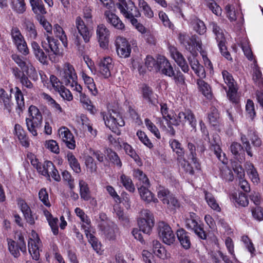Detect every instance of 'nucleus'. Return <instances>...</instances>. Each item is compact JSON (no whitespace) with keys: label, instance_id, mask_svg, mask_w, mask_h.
<instances>
[{"label":"nucleus","instance_id":"f257e3e1","mask_svg":"<svg viewBox=\"0 0 263 263\" xmlns=\"http://www.w3.org/2000/svg\"><path fill=\"white\" fill-rule=\"evenodd\" d=\"M57 74L67 86H70L74 90L81 91L82 86L77 82V75L73 66L69 63H65L62 68L57 67Z\"/></svg>","mask_w":263,"mask_h":263},{"label":"nucleus","instance_id":"f03ea898","mask_svg":"<svg viewBox=\"0 0 263 263\" xmlns=\"http://www.w3.org/2000/svg\"><path fill=\"white\" fill-rule=\"evenodd\" d=\"M29 118L26 119V124L28 130L34 137L38 135L37 129L40 128L42 124V115L40 110L34 105H31L28 109Z\"/></svg>","mask_w":263,"mask_h":263},{"label":"nucleus","instance_id":"7ed1b4c3","mask_svg":"<svg viewBox=\"0 0 263 263\" xmlns=\"http://www.w3.org/2000/svg\"><path fill=\"white\" fill-rule=\"evenodd\" d=\"M101 117L103 118L106 126L108 127L112 132L118 135L120 134L118 126L122 127L124 125L125 123L121 116L117 112L112 111V114L108 112H101Z\"/></svg>","mask_w":263,"mask_h":263},{"label":"nucleus","instance_id":"20e7f679","mask_svg":"<svg viewBox=\"0 0 263 263\" xmlns=\"http://www.w3.org/2000/svg\"><path fill=\"white\" fill-rule=\"evenodd\" d=\"M209 27L212 30L213 32L216 36V40L218 43V46L221 54L228 60H232L230 53L227 51L226 46V39L223 30L215 22H211Z\"/></svg>","mask_w":263,"mask_h":263},{"label":"nucleus","instance_id":"39448f33","mask_svg":"<svg viewBox=\"0 0 263 263\" xmlns=\"http://www.w3.org/2000/svg\"><path fill=\"white\" fill-rule=\"evenodd\" d=\"M138 223L140 230L144 233L149 234L154 226V217L151 212L147 209L142 210L140 213Z\"/></svg>","mask_w":263,"mask_h":263},{"label":"nucleus","instance_id":"423d86ee","mask_svg":"<svg viewBox=\"0 0 263 263\" xmlns=\"http://www.w3.org/2000/svg\"><path fill=\"white\" fill-rule=\"evenodd\" d=\"M10 35L13 43L17 50L24 55L28 54L29 52V49L19 28L17 27L13 26L11 29Z\"/></svg>","mask_w":263,"mask_h":263},{"label":"nucleus","instance_id":"0eeeda50","mask_svg":"<svg viewBox=\"0 0 263 263\" xmlns=\"http://www.w3.org/2000/svg\"><path fill=\"white\" fill-rule=\"evenodd\" d=\"M157 230L158 235L164 243L168 245L174 243L175 240V234L167 223L164 221L159 222Z\"/></svg>","mask_w":263,"mask_h":263},{"label":"nucleus","instance_id":"6e6552de","mask_svg":"<svg viewBox=\"0 0 263 263\" xmlns=\"http://www.w3.org/2000/svg\"><path fill=\"white\" fill-rule=\"evenodd\" d=\"M178 39L180 43L188 50L190 51L193 46L196 47L198 50L202 49L201 42L196 35L190 36L186 33H180Z\"/></svg>","mask_w":263,"mask_h":263},{"label":"nucleus","instance_id":"1a4fd4ad","mask_svg":"<svg viewBox=\"0 0 263 263\" xmlns=\"http://www.w3.org/2000/svg\"><path fill=\"white\" fill-rule=\"evenodd\" d=\"M31 236L32 237L29 239L28 242V250L32 258L35 260H38L40 258V248L42 246V242L38 235L35 232H32Z\"/></svg>","mask_w":263,"mask_h":263},{"label":"nucleus","instance_id":"9d476101","mask_svg":"<svg viewBox=\"0 0 263 263\" xmlns=\"http://www.w3.org/2000/svg\"><path fill=\"white\" fill-rule=\"evenodd\" d=\"M116 51L118 55L121 58H127L131 53V46L124 37L118 36L115 41Z\"/></svg>","mask_w":263,"mask_h":263},{"label":"nucleus","instance_id":"9b49d317","mask_svg":"<svg viewBox=\"0 0 263 263\" xmlns=\"http://www.w3.org/2000/svg\"><path fill=\"white\" fill-rule=\"evenodd\" d=\"M9 250L11 254L15 257L20 256V250L23 253L26 252V246L24 237L22 235H18L17 242L9 239L8 240Z\"/></svg>","mask_w":263,"mask_h":263},{"label":"nucleus","instance_id":"f8f14e48","mask_svg":"<svg viewBox=\"0 0 263 263\" xmlns=\"http://www.w3.org/2000/svg\"><path fill=\"white\" fill-rule=\"evenodd\" d=\"M46 41L42 42L43 48L48 52L49 57L51 60L52 55H60V51L57 44L58 41L53 36L48 35L46 36Z\"/></svg>","mask_w":263,"mask_h":263},{"label":"nucleus","instance_id":"ddd939ff","mask_svg":"<svg viewBox=\"0 0 263 263\" xmlns=\"http://www.w3.org/2000/svg\"><path fill=\"white\" fill-rule=\"evenodd\" d=\"M225 10L227 17L231 22H236L239 27L241 26L244 22L243 15L241 12L236 11L234 7L230 4L226 6Z\"/></svg>","mask_w":263,"mask_h":263},{"label":"nucleus","instance_id":"4468645a","mask_svg":"<svg viewBox=\"0 0 263 263\" xmlns=\"http://www.w3.org/2000/svg\"><path fill=\"white\" fill-rule=\"evenodd\" d=\"M98 66L101 75L105 79L109 78L111 76L110 70L113 68L112 59L107 57L101 59Z\"/></svg>","mask_w":263,"mask_h":263},{"label":"nucleus","instance_id":"2eb2a0df","mask_svg":"<svg viewBox=\"0 0 263 263\" xmlns=\"http://www.w3.org/2000/svg\"><path fill=\"white\" fill-rule=\"evenodd\" d=\"M186 227L194 232L199 238L201 239H205L206 234L205 233L202 226L198 223L197 219L186 218L185 220Z\"/></svg>","mask_w":263,"mask_h":263},{"label":"nucleus","instance_id":"dca6fc26","mask_svg":"<svg viewBox=\"0 0 263 263\" xmlns=\"http://www.w3.org/2000/svg\"><path fill=\"white\" fill-rule=\"evenodd\" d=\"M213 141L211 142L210 141L211 149L214 151V154L219 161L223 164H226L228 162V159L226 157L225 154L224 153L222 154L221 149L219 145L220 142L219 136L217 134L213 135Z\"/></svg>","mask_w":263,"mask_h":263},{"label":"nucleus","instance_id":"f3484780","mask_svg":"<svg viewBox=\"0 0 263 263\" xmlns=\"http://www.w3.org/2000/svg\"><path fill=\"white\" fill-rule=\"evenodd\" d=\"M60 138L65 143L66 146L71 149L76 147V142L74 137L70 130L65 127H63L59 130Z\"/></svg>","mask_w":263,"mask_h":263},{"label":"nucleus","instance_id":"a211bd4d","mask_svg":"<svg viewBox=\"0 0 263 263\" xmlns=\"http://www.w3.org/2000/svg\"><path fill=\"white\" fill-rule=\"evenodd\" d=\"M158 68L157 71L161 73L172 77L174 75V71L169 61L163 56H158Z\"/></svg>","mask_w":263,"mask_h":263},{"label":"nucleus","instance_id":"6ab92c4d","mask_svg":"<svg viewBox=\"0 0 263 263\" xmlns=\"http://www.w3.org/2000/svg\"><path fill=\"white\" fill-rule=\"evenodd\" d=\"M116 6L124 16L138 10L132 0H118Z\"/></svg>","mask_w":263,"mask_h":263},{"label":"nucleus","instance_id":"aec40b11","mask_svg":"<svg viewBox=\"0 0 263 263\" xmlns=\"http://www.w3.org/2000/svg\"><path fill=\"white\" fill-rule=\"evenodd\" d=\"M97 34L100 43V46L105 48L108 45L109 31L104 24L98 26Z\"/></svg>","mask_w":263,"mask_h":263},{"label":"nucleus","instance_id":"412c9836","mask_svg":"<svg viewBox=\"0 0 263 263\" xmlns=\"http://www.w3.org/2000/svg\"><path fill=\"white\" fill-rule=\"evenodd\" d=\"M76 26L79 33L82 36L84 42L86 43H88L89 41L91 34L80 16L76 17Z\"/></svg>","mask_w":263,"mask_h":263},{"label":"nucleus","instance_id":"4be33fe9","mask_svg":"<svg viewBox=\"0 0 263 263\" xmlns=\"http://www.w3.org/2000/svg\"><path fill=\"white\" fill-rule=\"evenodd\" d=\"M177 120L180 123H184L188 121L193 128H196L197 121L194 114L191 110L187 109L184 111L179 112L177 116Z\"/></svg>","mask_w":263,"mask_h":263},{"label":"nucleus","instance_id":"5701e85b","mask_svg":"<svg viewBox=\"0 0 263 263\" xmlns=\"http://www.w3.org/2000/svg\"><path fill=\"white\" fill-rule=\"evenodd\" d=\"M104 16L106 21L117 29L123 30L125 25L120 18L115 13L109 10L104 12Z\"/></svg>","mask_w":263,"mask_h":263},{"label":"nucleus","instance_id":"b1692460","mask_svg":"<svg viewBox=\"0 0 263 263\" xmlns=\"http://www.w3.org/2000/svg\"><path fill=\"white\" fill-rule=\"evenodd\" d=\"M189 61L192 69L199 79L205 78L206 73L204 68L202 65L200 64L199 61L195 58H189Z\"/></svg>","mask_w":263,"mask_h":263},{"label":"nucleus","instance_id":"393cba45","mask_svg":"<svg viewBox=\"0 0 263 263\" xmlns=\"http://www.w3.org/2000/svg\"><path fill=\"white\" fill-rule=\"evenodd\" d=\"M149 186L141 185L138 189L141 199L147 203H149L152 201L155 203L158 202V199L154 197V195L147 189Z\"/></svg>","mask_w":263,"mask_h":263},{"label":"nucleus","instance_id":"a878e982","mask_svg":"<svg viewBox=\"0 0 263 263\" xmlns=\"http://www.w3.org/2000/svg\"><path fill=\"white\" fill-rule=\"evenodd\" d=\"M14 130L15 135L17 137L21 144L26 147H29L30 141L23 128L20 124H16L15 125Z\"/></svg>","mask_w":263,"mask_h":263},{"label":"nucleus","instance_id":"bb28decb","mask_svg":"<svg viewBox=\"0 0 263 263\" xmlns=\"http://www.w3.org/2000/svg\"><path fill=\"white\" fill-rule=\"evenodd\" d=\"M153 252L159 258L162 259H166L170 257V254L167 252L165 249L162 246L158 240L153 241Z\"/></svg>","mask_w":263,"mask_h":263},{"label":"nucleus","instance_id":"cd10ccee","mask_svg":"<svg viewBox=\"0 0 263 263\" xmlns=\"http://www.w3.org/2000/svg\"><path fill=\"white\" fill-rule=\"evenodd\" d=\"M23 27L26 32V35L31 39H36L37 33L34 23L30 20L25 18L23 24Z\"/></svg>","mask_w":263,"mask_h":263},{"label":"nucleus","instance_id":"c85d7f7f","mask_svg":"<svg viewBox=\"0 0 263 263\" xmlns=\"http://www.w3.org/2000/svg\"><path fill=\"white\" fill-rule=\"evenodd\" d=\"M32 10L37 15V18L47 13L42 0H30Z\"/></svg>","mask_w":263,"mask_h":263},{"label":"nucleus","instance_id":"c756f323","mask_svg":"<svg viewBox=\"0 0 263 263\" xmlns=\"http://www.w3.org/2000/svg\"><path fill=\"white\" fill-rule=\"evenodd\" d=\"M81 77L84 84L87 86L92 95L96 96L98 94V91L94 82L93 79L83 71L81 73Z\"/></svg>","mask_w":263,"mask_h":263},{"label":"nucleus","instance_id":"7c9ffc66","mask_svg":"<svg viewBox=\"0 0 263 263\" xmlns=\"http://www.w3.org/2000/svg\"><path fill=\"white\" fill-rule=\"evenodd\" d=\"M119 145L124 149L126 154L131 157L138 165H142V162L139 156L136 154L131 145L127 143H121L120 142H119Z\"/></svg>","mask_w":263,"mask_h":263},{"label":"nucleus","instance_id":"2f4dec72","mask_svg":"<svg viewBox=\"0 0 263 263\" xmlns=\"http://www.w3.org/2000/svg\"><path fill=\"white\" fill-rule=\"evenodd\" d=\"M177 238L185 249H188L191 247V241L189 233L183 229H180L177 231Z\"/></svg>","mask_w":263,"mask_h":263},{"label":"nucleus","instance_id":"473e14b6","mask_svg":"<svg viewBox=\"0 0 263 263\" xmlns=\"http://www.w3.org/2000/svg\"><path fill=\"white\" fill-rule=\"evenodd\" d=\"M0 103L4 105V109L8 112L12 109L11 95L8 94L4 89H0Z\"/></svg>","mask_w":263,"mask_h":263},{"label":"nucleus","instance_id":"72a5a7b5","mask_svg":"<svg viewBox=\"0 0 263 263\" xmlns=\"http://www.w3.org/2000/svg\"><path fill=\"white\" fill-rule=\"evenodd\" d=\"M209 123L213 126L218 127L220 124L219 114L217 109L212 107L210 112L208 114Z\"/></svg>","mask_w":263,"mask_h":263},{"label":"nucleus","instance_id":"f704fd0d","mask_svg":"<svg viewBox=\"0 0 263 263\" xmlns=\"http://www.w3.org/2000/svg\"><path fill=\"white\" fill-rule=\"evenodd\" d=\"M53 32L55 36L60 39L64 47L68 45L67 37L62 27L59 24H55L53 26Z\"/></svg>","mask_w":263,"mask_h":263},{"label":"nucleus","instance_id":"c9c22d12","mask_svg":"<svg viewBox=\"0 0 263 263\" xmlns=\"http://www.w3.org/2000/svg\"><path fill=\"white\" fill-rule=\"evenodd\" d=\"M197 84L200 91L207 98L212 97V90L210 85L202 80L198 79L197 80Z\"/></svg>","mask_w":263,"mask_h":263},{"label":"nucleus","instance_id":"e433bc0d","mask_svg":"<svg viewBox=\"0 0 263 263\" xmlns=\"http://www.w3.org/2000/svg\"><path fill=\"white\" fill-rule=\"evenodd\" d=\"M12 10L18 14H23L26 9L24 0H10Z\"/></svg>","mask_w":263,"mask_h":263},{"label":"nucleus","instance_id":"4c0bfd02","mask_svg":"<svg viewBox=\"0 0 263 263\" xmlns=\"http://www.w3.org/2000/svg\"><path fill=\"white\" fill-rule=\"evenodd\" d=\"M247 173L251 181L255 184L259 182V178L258 174L254 167V165L250 163H248L246 165Z\"/></svg>","mask_w":263,"mask_h":263},{"label":"nucleus","instance_id":"58836bf2","mask_svg":"<svg viewBox=\"0 0 263 263\" xmlns=\"http://www.w3.org/2000/svg\"><path fill=\"white\" fill-rule=\"evenodd\" d=\"M12 60L15 62L17 65L20 67L23 71H27L28 69L32 67L30 63H27L23 57L16 54H13L11 56Z\"/></svg>","mask_w":263,"mask_h":263},{"label":"nucleus","instance_id":"ea45409f","mask_svg":"<svg viewBox=\"0 0 263 263\" xmlns=\"http://www.w3.org/2000/svg\"><path fill=\"white\" fill-rule=\"evenodd\" d=\"M117 232V226L113 223L108 224L104 230V233L109 240L115 239Z\"/></svg>","mask_w":263,"mask_h":263},{"label":"nucleus","instance_id":"a19ab883","mask_svg":"<svg viewBox=\"0 0 263 263\" xmlns=\"http://www.w3.org/2000/svg\"><path fill=\"white\" fill-rule=\"evenodd\" d=\"M80 194L81 198L84 200H88L90 199L89 189L87 183L83 180L79 181Z\"/></svg>","mask_w":263,"mask_h":263},{"label":"nucleus","instance_id":"79ce46f5","mask_svg":"<svg viewBox=\"0 0 263 263\" xmlns=\"http://www.w3.org/2000/svg\"><path fill=\"white\" fill-rule=\"evenodd\" d=\"M235 172H238V177L241 179L239 181V186L240 188L245 192H248L250 191V186L248 182L242 179L244 176V171L241 167H237L234 169Z\"/></svg>","mask_w":263,"mask_h":263},{"label":"nucleus","instance_id":"37998d69","mask_svg":"<svg viewBox=\"0 0 263 263\" xmlns=\"http://www.w3.org/2000/svg\"><path fill=\"white\" fill-rule=\"evenodd\" d=\"M138 7L143 11L144 15L148 18L154 16V13L151 7L145 0H138Z\"/></svg>","mask_w":263,"mask_h":263},{"label":"nucleus","instance_id":"c03bdc74","mask_svg":"<svg viewBox=\"0 0 263 263\" xmlns=\"http://www.w3.org/2000/svg\"><path fill=\"white\" fill-rule=\"evenodd\" d=\"M172 194L167 189L163 186H159L158 189L157 196L164 204L168 203V199Z\"/></svg>","mask_w":263,"mask_h":263},{"label":"nucleus","instance_id":"a18cd8bd","mask_svg":"<svg viewBox=\"0 0 263 263\" xmlns=\"http://www.w3.org/2000/svg\"><path fill=\"white\" fill-rule=\"evenodd\" d=\"M145 65L150 71H157L158 68V56L157 60H155L152 56L147 55L145 59Z\"/></svg>","mask_w":263,"mask_h":263},{"label":"nucleus","instance_id":"49530a36","mask_svg":"<svg viewBox=\"0 0 263 263\" xmlns=\"http://www.w3.org/2000/svg\"><path fill=\"white\" fill-rule=\"evenodd\" d=\"M192 25L193 29L198 34H203L206 30V28L203 22L202 21L195 19L192 22Z\"/></svg>","mask_w":263,"mask_h":263},{"label":"nucleus","instance_id":"de8ad7c7","mask_svg":"<svg viewBox=\"0 0 263 263\" xmlns=\"http://www.w3.org/2000/svg\"><path fill=\"white\" fill-rule=\"evenodd\" d=\"M67 158L71 168L76 173H79L81 172V168L75 156L72 154V153H68L67 155Z\"/></svg>","mask_w":263,"mask_h":263},{"label":"nucleus","instance_id":"09e8293b","mask_svg":"<svg viewBox=\"0 0 263 263\" xmlns=\"http://www.w3.org/2000/svg\"><path fill=\"white\" fill-rule=\"evenodd\" d=\"M48 164L47 167L48 168V175L49 176V179H47L50 180V177H51L55 181L59 182L61 180V177L58 171L51 161Z\"/></svg>","mask_w":263,"mask_h":263},{"label":"nucleus","instance_id":"8fccbe9b","mask_svg":"<svg viewBox=\"0 0 263 263\" xmlns=\"http://www.w3.org/2000/svg\"><path fill=\"white\" fill-rule=\"evenodd\" d=\"M187 147L190 151V156L191 157V163H194L195 167L196 169H197V170H199L200 168V165L196 157V154L195 146L192 143H189Z\"/></svg>","mask_w":263,"mask_h":263},{"label":"nucleus","instance_id":"3c124183","mask_svg":"<svg viewBox=\"0 0 263 263\" xmlns=\"http://www.w3.org/2000/svg\"><path fill=\"white\" fill-rule=\"evenodd\" d=\"M205 199L208 205L212 209L218 212L220 211V208L213 195L206 192L205 193Z\"/></svg>","mask_w":263,"mask_h":263},{"label":"nucleus","instance_id":"603ef678","mask_svg":"<svg viewBox=\"0 0 263 263\" xmlns=\"http://www.w3.org/2000/svg\"><path fill=\"white\" fill-rule=\"evenodd\" d=\"M170 144L173 151L175 152L179 157H182L184 155L183 148L181 147V144L176 139L170 141Z\"/></svg>","mask_w":263,"mask_h":263},{"label":"nucleus","instance_id":"864d4df0","mask_svg":"<svg viewBox=\"0 0 263 263\" xmlns=\"http://www.w3.org/2000/svg\"><path fill=\"white\" fill-rule=\"evenodd\" d=\"M15 89V98L17 103V108L20 111H22L25 108L24 96L21 90L18 87H16Z\"/></svg>","mask_w":263,"mask_h":263},{"label":"nucleus","instance_id":"5fc2aeb1","mask_svg":"<svg viewBox=\"0 0 263 263\" xmlns=\"http://www.w3.org/2000/svg\"><path fill=\"white\" fill-rule=\"evenodd\" d=\"M133 175L142 183V185L149 186V180L142 171L139 169L135 170Z\"/></svg>","mask_w":263,"mask_h":263},{"label":"nucleus","instance_id":"6e6d98bb","mask_svg":"<svg viewBox=\"0 0 263 263\" xmlns=\"http://www.w3.org/2000/svg\"><path fill=\"white\" fill-rule=\"evenodd\" d=\"M120 181L126 190L131 192L135 191L134 185L129 177L123 174L120 176Z\"/></svg>","mask_w":263,"mask_h":263},{"label":"nucleus","instance_id":"4d7b16f0","mask_svg":"<svg viewBox=\"0 0 263 263\" xmlns=\"http://www.w3.org/2000/svg\"><path fill=\"white\" fill-rule=\"evenodd\" d=\"M248 137L254 147H259L261 145V140L255 131L253 130H249Z\"/></svg>","mask_w":263,"mask_h":263},{"label":"nucleus","instance_id":"13d9d810","mask_svg":"<svg viewBox=\"0 0 263 263\" xmlns=\"http://www.w3.org/2000/svg\"><path fill=\"white\" fill-rule=\"evenodd\" d=\"M107 156L110 161L119 167L122 166L121 161L117 154L111 149H107Z\"/></svg>","mask_w":263,"mask_h":263},{"label":"nucleus","instance_id":"bf43d9fd","mask_svg":"<svg viewBox=\"0 0 263 263\" xmlns=\"http://www.w3.org/2000/svg\"><path fill=\"white\" fill-rule=\"evenodd\" d=\"M144 122L148 129L153 134L156 138L160 139L161 135L160 132L155 125L147 118L145 119Z\"/></svg>","mask_w":263,"mask_h":263},{"label":"nucleus","instance_id":"052dcab7","mask_svg":"<svg viewBox=\"0 0 263 263\" xmlns=\"http://www.w3.org/2000/svg\"><path fill=\"white\" fill-rule=\"evenodd\" d=\"M138 139L140 141L143 143L145 146L148 147L149 148H152L153 147V144L151 142V140L148 139L147 135L145 134L144 132L138 130L136 134Z\"/></svg>","mask_w":263,"mask_h":263},{"label":"nucleus","instance_id":"680f3d73","mask_svg":"<svg viewBox=\"0 0 263 263\" xmlns=\"http://www.w3.org/2000/svg\"><path fill=\"white\" fill-rule=\"evenodd\" d=\"M241 47L248 59L251 61L253 59L252 52L248 45V42L247 40L245 39L241 42Z\"/></svg>","mask_w":263,"mask_h":263},{"label":"nucleus","instance_id":"e2e57ef3","mask_svg":"<svg viewBox=\"0 0 263 263\" xmlns=\"http://www.w3.org/2000/svg\"><path fill=\"white\" fill-rule=\"evenodd\" d=\"M50 163V161H46L43 164H37L36 166L38 172L41 175L46 177L47 179H49V176L48 175V168L47 167V166L49 164L48 163Z\"/></svg>","mask_w":263,"mask_h":263},{"label":"nucleus","instance_id":"0e129e2a","mask_svg":"<svg viewBox=\"0 0 263 263\" xmlns=\"http://www.w3.org/2000/svg\"><path fill=\"white\" fill-rule=\"evenodd\" d=\"M233 198L238 204L246 206L248 205L249 201L245 194L239 193L238 196L233 195Z\"/></svg>","mask_w":263,"mask_h":263},{"label":"nucleus","instance_id":"69168bd1","mask_svg":"<svg viewBox=\"0 0 263 263\" xmlns=\"http://www.w3.org/2000/svg\"><path fill=\"white\" fill-rule=\"evenodd\" d=\"M141 16V13L140 11L137 10H135L134 12H132L129 15H126L124 16L125 18L129 20L131 24L134 26L135 27L139 24L138 22V20H137V17H139Z\"/></svg>","mask_w":263,"mask_h":263},{"label":"nucleus","instance_id":"338daca9","mask_svg":"<svg viewBox=\"0 0 263 263\" xmlns=\"http://www.w3.org/2000/svg\"><path fill=\"white\" fill-rule=\"evenodd\" d=\"M85 164L88 170L91 172H96L97 166L92 157L87 156L85 158Z\"/></svg>","mask_w":263,"mask_h":263},{"label":"nucleus","instance_id":"774afa93","mask_svg":"<svg viewBox=\"0 0 263 263\" xmlns=\"http://www.w3.org/2000/svg\"><path fill=\"white\" fill-rule=\"evenodd\" d=\"M252 214L254 219L261 221L263 220V208L256 206L252 210Z\"/></svg>","mask_w":263,"mask_h":263}]
</instances>
